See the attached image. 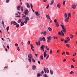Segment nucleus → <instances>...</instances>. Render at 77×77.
Here are the masks:
<instances>
[{
    "instance_id": "1",
    "label": "nucleus",
    "mask_w": 77,
    "mask_h": 77,
    "mask_svg": "<svg viewBox=\"0 0 77 77\" xmlns=\"http://www.w3.org/2000/svg\"><path fill=\"white\" fill-rule=\"evenodd\" d=\"M28 57H29L28 60L29 62H31L32 60V61H33V62H35V60H34V59H33V58H32L33 56H32V54L29 55H28Z\"/></svg>"
},
{
    "instance_id": "2",
    "label": "nucleus",
    "mask_w": 77,
    "mask_h": 77,
    "mask_svg": "<svg viewBox=\"0 0 77 77\" xmlns=\"http://www.w3.org/2000/svg\"><path fill=\"white\" fill-rule=\"evenodd\" d=\"M61 27L62 29H63V30H61V33H63V31L64 32V33H65L66 32V28H65V27H64V25H61Z\"/></svg>"
},
{
    "instance_id": "3",
    "label": "nucleus",
    "mask_w": 77,
    "mask_h": 77,
    "mask_svg": "<svg viewBox=\"0 0 77 77\" xmlns=\"http://www.w3.org/2000/svg\"><path fill=\"white\" fill-rule=\"evenodd\" d=\"M44 71L45 74H46V72L48 74L49 72V70L48 69V68H45V67H44Z\"/></svg>"
},
{
    "instance_id": "4",
    "label": "nucleus",
    "mask_w": 77,
    "mask_h": 77,
    "mask_svg": "<svg viewBox=\"0 0 77 77\" xmlns=\"http://www.w3.org/2000/svg\"><path fill=\"white\" fill-rule=\"evenodd\" d=\"M47 42L49 43L51 42V40L52 39V37L51 36H49L47 37Z\"/></svg>"
},
{
    "instance_id": "5",
    "label": "nucleus",
    "mask_w": 77,
    "mask_h": 77,
    "mask_svg": "<svg viewBox=\"0 0 77 77\" xmlns=\"http://www.w3.org/2000/svg\"><path fill=\"white\" fill-rule=\"evenodd\" d=\"M28 12H29L28 10H26L25 11L24 14L25 15H28Z\"/></svg>"
},
{
    "instance_id": "6",
    "label": "nucleus",
    "mask_w": 77,
    "mask_h": 77,
    "mask_svg": "<svg viewBox=\"0 0 77 77\" xmlns=\"http://www.w3.org/2000/svg\"><path fill=\"white\" fill-rule=\"evenodd\" d=\"M47 50H45V51L44 53V56L45 58V57H46V53H47Z\"/></svg>"
},
{
    "instance_id": "7",
    "label": "nucleus",
    "mask_w": 77,
    "mask_h": 77,
    "mask_svg": "<svg viewBox=\"0 0 77 77\" xmlns=\"http://www.w3.org/2000/svg\"><path fill=\"white\" fill-rule=\"evenodd\" d=\"M45 47V46H44V45H42L40 47V49L41 50H42Z\"/></svg>"
},
{
    "instance_id": "8",
    "label": "nucleus",
    "mask_w": 77,
    "mask_h": 77,
    "mask_svg": "<svg viewBox=\"0 0 77 77\" xmlns=\"http://www.w3.org/2000/svg\"><path fill=\"white\" fill-rule=\"evenodd\" d=\"M36 44L37 45H40V42L39 41H38L37 42H36Z\"/></svg>"
},
{
    "instance_id": "9",
    "label": "nucleus",
    "mask_w": 77,
    "mask_h": 77,
    "mask_svg": "<svg viewBox=\"0 0 77 77\" xmlns=\"http://www.w3.org/2000/svg\"><path fill=\"white\" fill-rule=\"evenodd\" d=\"M76 6H75V5H72L71 7L72 8H73V9H75Z\"/></svg>"
},
{
    "instance_id": "10",
    "label": "nucleus",
    "mask_w": 77,
    "mask_h": 77,
    "mask_svg": "<svg viewBox=\"0 0 77 77\" xmlns=\"http://www.w3.org/2000/svg\"><path fill=\"white\" fill-rule=\"evenodd\" d=\"M35 14L36 15V16H38H38H39V15H40L39 14V13L38 12H35Z\"/></svg>"
},
{
    "instance_id": "11",
    "label": "nucleus",
    "mask_w": 77,
    "mask_h": 77,
    "mask_svg": "<svg viewBox=\"0 0 77 77\" xmlns=\"http://www.w3.org/2000/svg\"><path fill=\"white\" fill-rule=\"evenodd\" d=\"M32 69L33 70H35L36 68V66L35 65H34L32 66Z\"/></svg>"
},
{
    "instance_id": "12",
    "label": "nucleus",
    "mask_w": 77,
    "mask_h": 77,
    "mask_svg": "<svg viewBox=\"0 0 77 77\" xmlns=\"http://www.w3.org/2000/svg\"><path fill=\"white\" fill-rule=\"evenodd\" d=\"M56 27H58V26H59V24L58 22H57L56 23Z\"/></svg>"
},
{
    "instance_id": "13",
    "label": "nucleus",
    "mask_w": 77,
    "mask_h": 77,
    "mask_svg": "<svg viewBox=\"0 0 77 77\" xmlns=\"http://www.w3.org/2000/svg\"><path fill=\"white\" fill-rule=\"evenodd\" d=\"M24 24V22H21V23H20V26H23Z\"/></svg>"
},
{
    "instance_id": "14",
    "label": "nucleus",
    "mask_w": 77,
    "mask_h": 77,
    "mask_svg": "<svg viewBox=\"0 0 77 77\" xmlns=\"http://www.w3.org/2000/svg\"><path fill=\"white\" fill-rule=\"evenodd\" d=\"M46 17L47 18V19H50V16H49V15H47L46 16Z\"/></svg>"
},
{
    "instance_id": "15",
    "label": "nucleus",
    "mask_w": 77,
    "mask_h": 77,
    "mask_svg": "<svg viewBox=\"0 0 77 77\" xmlns=\"http://www.w3.org/2000/svg\"><path fill=\"white\" fill-rule=\"evenodd\" d=\"M20 9H21V8H20V6H17V10H18V11H19L20 10Z\"/></svg>"
},
{
    "instance_id": "16",
    "label": "nucleus",
    "mask_w": 77,
    "mask_h": 77,
    "mask_svg": "<svg viewBox=\"0 0 77 77\" xmlns=\"http://www.w3.org/2000/svg\"><path fill=\"white\" fill-rule=\"evenodd\" d=\"M68 16L69 17H71V14L70 13H69L68 14Z\"/></svg>"
},
{
    "instance_id": "17",
    "label": "nucleus",
    "mask_w": 77,
    "mask_h": 77,
    "mask_svg": "<svg viewBox=\"0 0 77 77\" xmlns=\"http://www.w3.org/2000/svg\"><path fill=\"white\" fill-rule=\"evenodd\" d=\"M50 72L51 74V75H53V70H50Z\"/></svg>"
},
{
    "instance_id": "18",
    "label": "nucleus",
    "mask_w": 77,
    "mask_h": 77,
    "mask_svg": "<svg viewBox=\"0 0 77 77\" xmlns=\"http://www.w3.org/2000/svg\"><path fill=\"white\" fill-rule=\"evenodd\" d=\"M26 5H27V7L28 8H30V5H29V4L28 3H26Z\"/></svg>"
},
{
    "instance_id": "19",
    "label": "nucleus",
    "mask_w": 77,
    "mask_h": 77,
    "mask_svg": "<svg viewBox=\"0 0 77 77\" xmlns=\"http://www.w3.org/2000/svg\"><path fill=\"white\" fill-rule=\"evenodd\" d=\"M25 19L26 21H28V20H29V18L28 17H26L25 18Z\"/></svg>"
},
{
    "instance_id": "20",
    "label": "nucleus",
    "mask_w": 77,
    "mask_h": 77,
    "mask_svg": "<svg viewBox=\"0 0 77 77\" xmlns=\"http://www.w3.org/2000/svg\"><path fill=\"white\" fill-rule=\"evenodd\" d=\"M68 20H69V19H66V18L65 20V22L66 23L68 21Z\"/></svg>"
},
{
    "instance_id": "21",
    "label": "nucleus",
    "mask_w": 77,
    "mask_h": 77,
    "mask_svg": "<svg viewBox=\"0 0 77 77\" xmlns=\"http://www.w3.org/2000/svg\"><path fill=\"white\" fill-rule=\"evenodd\" d=\"M54 3V1L53 0L51 1V2L50 4V5H53V4Z\"/></svg>"
},
{
    "instance_id": "22",
    "label": "nucleus",
    "mask_w": 77,
    "mask_h": 77,
    "mask_svg": "<svg viewBox=\"0 0 77 77\" xmlns=\"http://www.w3.org/2000/svg\"><path fill=\"white\" fill-rule=\"evenodd\" d=\"M21 19H19L17 21V23H21Z\"/></svg>"
},
{
    "instance_id": "23",
    "label": "nucleus",
    "mask_w": 77,
    "mask_h": 77,
    "mask_svg": "<svg viewBox=\"0 0 77 77\" xmlns=\"http://www.w3.org/2000/svg\"><path fill=\"white\" fill-rule=\"evenodd\" d=\"M67 14L66 13H65L64 15V17H65V18H67Z\"/></svg>"
},
{
    "instance_id": "24",
    "label": "nucleus",
    "mask_w": 77,
    "mask_h": 77,
    "mask_svg": "<svg viewBox=\"0 0 77 77\" xmlns=\"http://www.w3.org/2000/svg\"><path fill=\"white\" fill-rule=\"evenodd\" d=\"M30 45L31 47V49L33 48H34V47H33V45H32V44H30Z\"/></svg>"
},
{
    "instance_id": "25",
    "label": "nucleus",
    "mask_w": 77,
    "mask_h": 77,
    "mask_svg": "<svg viewBox=\"0 0 77 77\" xmlns=\"http://www.w3.org/2000/svg\"><path fill=\"white\" fill-rule=\"evenodd\" d=\"M48 30H49V31H51L52 29H51V28H50V27H48Z\"/></svg>"
},
{
    "instance_id": "26",
    "label": "nucleus",
    "mask_w": 77,
    "mask_h": 77,
    "mask_svg": "<svg viewBox=\"0 0 77 77\" xmlns=\"http://www.w3.org/2000/svg\"><path fill=\"white\" fill-rule=\"evenodd\" d=\"M40 58L42 60H43V59H44V57H43V56H40Z\"/></svg>"
},
{
    "instance_id": "27",
    "label": "nucleus",
    "mask_w": 77,
    "mask_h": 77,
    "mask_svg": "<svg viewBox=\"0 0 77 77\" xmlns=\"http://www.w3.org/2000/svg\"><path fill=\"white\" fill-rule=\"evenodd\" d=\"M43 35H44V36H45V35H46V31H45L43 32Z\"/></svg>"
},
{
    "instance_id": "28",
    "label": "nucleus",
    "mask_w": 77,
    "mask_h": 77,
    "mask_svg": "<svg viewBox=\"0 0 77 77\" xmlns=\"http://www.w3.org/2000/svg\"><path fill=\"white\" fill-rule=\"evenodd\" d=\"M57 7L58 8H60V6L59 4H57Z\"/></svg>"
},
{
    "instance_id": "29",
    "label": "nucleus",
    "mask_w": 77,
    "mask_h": 77,
    "mask_svg": "<svg viewBox=\"0 0 77 77\" xmlns=\"http://www.w3.org/2000/svg\"><path fill=\"white\" fill-rule=\"evenodd\" d=\"M17 23H16V22L14 21L13 22V24L14 25H17Z\"/></svg>"
},
{
    "instance_id": "30",
    "label": "nucleus",
    "mask_w": 77,
    "mask_h": 77,
    "mask_svg": "<svg viewBox=\"0 0 77 77\" xmlns=\"http://www.w3.org/2000/svg\"><path fill=\"white\" fill-rule=\"evenodd\" d=\"M65 43H68V41L67 40H65L64 41Z\"/></svg>"
},
{
    "instance_id": "31",
    "label": "nucleus",
    "mask_w": 77,
    "mask_h": 77,
    "mask_svg": "<svg viewBox=\"0 0 77 77\" xmlns=\"http://www.w3.org/2000/svg\"><path fill=\"white\" fill-rule=\"evenodd\" d=\"M20 26V25H19V24H16V27H17V28H18V27H19V26Z\"/></svg>"
},
{
    "instance_id": "32",
    "label": "nucleus",
    "mask_w": 77,
    "mask_h": 77,
    "mask_svg": "<svg viewBox=\"0 0 77 77\" xmlns=\"http://www.w3.org/2000/svg\"><path fill=\"white\" fill-rule=\"evenodd\" d=\"M42 40H43V41H45V37H43L42 38Z\"/></svg>"
},
{
    "instance_id": "33",
    "label": "nucleus",
    "mask_w": 77,
    "mask_h": 77,
    "mask_svg": "<svg viewBox=\"0 0 77 77\" xmlns=\"http://www.w3.org/2000/svg\"><path fill=\"white\" fill-rule=\"evenodd\" d=\"M74 38V35H71L70 36V38H71L72 39V38Z\"/></svg>"
},
{
    "instance_id": "34",
    "label": "nucleus",
    "mask_w": 77,
    "mask_h": 77,
    "mask_svg": "<svg viewBox=\"0 0 77 77\" xmlns=\"http://www.w3.org/2000/svg\"><path fill=\"white\" fill-rule=\"evenodd\" d=\"M14 45L15 47H18V44L17 43H15L14 44Z\"/></svg>"
},
{
    "instance_id": "35",
    "label": "nucleus",
    "mask_w": 77,
    "mask_h": 77,
    "mask_svg": "<svg viewBox=\"0 0 77 77\" xmlns=\"http://www.w3.org/2000/svg\"><path fill=\"white\" fill-rule=\"evenodd\" d=\"M9 26H8L7 27L6 29L7 30V32H8V30H9Z\"/></svg>"
},
{
    "instance_id": "36",
    "label": "nucleus",
    "mask_w": 77,
    "mask_h": 77,
    "mask_svg": "<svg viewBox=\"0 0 77 77\" xmlns=\"http://www.w3.org/2000/svg\"><path fill=\"white\" fill-rule=\"evenodd\" d=\"M51 53H52V50H50V51L49 54H51Z\"/></svg>"
},
{
    "instance_id": "37",
    "label": "nucleus",
    "mask_w": 77,
    "mask_h": 77,
    "mask_svg": "<svg viewBox=\"0 0 77 77\" xmlns=\"http://www.w3.org/2000/svg\"><path fill=\"white\" fill-rule=\"evenodd\" d=\"M69 74H74V72H72V71H71V72H69Z\"/></svg>"
},
{
    "instance_id": "38",
    "label": "nucleus",
    "mask_w": 77,
    "mask_h": 77,
    "mask_svg": "<svg viewBox=\"0 0 77 77\" xmlns=\"http://www.w3.org/2000/svg\"><path fill=\"white\" fill-rule=\"evenodd\" d=\"M24 23L25 24H27V20H25L24 21Z\"/></svg>"
},
{
    "instance_id": "39",
    "label": "nucleus",
    "mask_w": 77,
    "mask_h": 77,
    "mask_svg": "<svg viewBox=\"0 0 77 77\" xmlns=\"http://www.w3.org/2000/svg\"><path fill=\"white\" fill-rule=\"evenodd\" d=\"M39 41H42V38L40 37L39 38Z\"/></svg>"
},
{
    "instance_id": "40",
    "label": "nucleus",
    "mask_w": 77,
    "mask_h": 77,
    "mask_svg": "<svg viewBox=\"0 0 77 77\" xmlns=\"http://www.w3.org/2000/svg\"><path fill=\"white\" fill-rule=\"evenodd\" d=\"M30 7L31 8V9H32L33 8V5L32 4H30Z\"/></svg>"
},
{
    "instance_id": "41",
    "label": "nucleus",
    "mask_w": 77,
    "mask_h": 77,
    "mask_svg": "<svg viewBox=\"0 0 77 77\" xmlns=\"http://www.w3.org/2000/svg\"><path fill=\"white\" fill-rule=\"evenodd\" d=\"M71 68H74V66L73 65H72L71 66Z\"/></svg>"
},
{
    "instance_id": "42",
    "label": "nucleus",
    "mask_w": 77,
    "mask_h": 77,
    "mask_svg": "<svg viewBox=\"0 0 77 77\" xmlns=\"http://www.w3.org/2000/svg\"><path fill=\"white\" fill-rule=\"evenodd\" d=\"M21 10L22 12H23V7H21Z\"/></svg>"
},
{
    "instance_id": "43",
    "label": "nucleus",
    "mask_w": 77,
    "mask_h": 77,
    "mask_svg": "<svg viewBox=\"0 0 77 77\" xmlns=\"http://www.w3.org/2000/svg\"><path fill=\"white\" fill-rule=\"evenodd\" d=\"M17 50L18 51H20V48H19V47H17Z\"/></svg>"
},
{
    "instance_id": "44",
    "label": "nucleus",
    "mask_w": 77,
    "mask_h": 77,
    "mask_svg": "<svg viewBox=\"0 0 77 77\" xmlns=\"http://www.w3.org/2000/svg\"><path fill=\"white\" fill-rule=\"evenodd\" d=\"M37 77H40V74L39 73L37 74Z\"/></svg>"
},
{
    "instance_id": "45",
    "label": "nucleus",
    "mask_w": 77,
    "mask_h": 77,
    "mask_svg": "<svg viewBox=\"0 0 77 77\" xmlns=\"http://www.w3.org/2000/svg\"><path fill=\"white\" fill-rule=\"evenodd\" d=\"M58 34L60 35H62V33H61V32H58Z\"/></svg>"
},
{
    "instance_id": "46",
    "label": "nucleus",
    "mask_w": 77,
    "mask_h": 77,
    "mask_svg": "<svg viewBox=\"0 0 77 77\" xmlns=\"http://www.w3.org/2000/svg\"><path fill=\"white\" fill-rule=\"evenodd\" d=\"M57 21V19H55L54 20V23H56V21Z\"/></svg>"
},
{
    "instance_id": "47",
    "label": "nucleus",
    "mask_w": 77,
    "mask_h": 77,
    "mask_svg": "<svg viewBox=\"0 0 77 77\" xmlns=\"http://www.w3.org/2000/svg\"><path fill=\"white\" fill-rule=\"evenodd\" d=\"M66 54L67 55H69V52H66Z\"/></svg>"
},
{
    "instance_id": "48",
    "label": "nucleus",
    "mask_w": 77,
    "mask_h": 77,
    "mask_svg": "<svg viewBox=\"0 0 77 77\" xmlns=\"http://www.w3.org/2000/svg\"><path fill=\"white\" fill-rule=\"evenodd\" d=\"M66 1H65L64 2H63V5H65V2H66Z\"/></svg>"
},
{
    "instance_id": "49",
    "label": "nucleus",
    "mask_w": 77,
    "mask_h": 77,
    "mask_svg": "<svg viewBox=\"0 0 77 77\" xmlns=\"http://www.w3.org/2000/svg\"><path fill=\"white\" fill-rule=\"evenodd\" d=\"M10 0H7L6 1V3H9V2Z\"/></svg>"
},
{
    "instance_id": "50",
    "label": "nucleus",
    "mask_w": 77,
    "mask_h": 77,
    "mask_svg": "<svg viewBox=\"0 0 77 77\" xmlns=\"http://www.w3.org/2000/svg\"><path fill=\"white\" fill-rule=\"evenodd\" d=\"M2 23L3 25H4L5 24V23H4V21H3V20L2 21Z\"/></svg>"
},
{
    "instance_id": "51",
    "label": "nucleus",
    "mask_w": 77,
    "mask_h": 77,
    "mask_svg": "<svg viewBox=\"0 0 77 77\" xmlns=\"http://www.w3.org/2000/svg\"><path fill=\"white\" fill-rule=\"evenodd\" d=\"M48 7H49V5H48L46 7V8L48 9Z\"/></svg>"
},
{
    "instance_id": "52",
    "label": "nucleus",
    "mask_w": 77,
    "mask_h": 77,
    "mask_svg": "<svg viewBox=\"0 0 77 77\" xmlns=\"http://www.w3.org/2000/svg\"><path fill=\"white\" fill-rule=\"evenodd\" d=\"M16 17H17L18 18H20V16H16Z\"/></svg>"
},
{
    "instance_id": "53",
    "label": "nucleus",
    "mask_w": 77,
    "mask_h": 77,
    "mask_svg": "<svg viewBox=\"0 0 77 77\" xmlns=\"http://www.w3.org/2000/svg\"><path fill=\"white\" fill-rule=\"evenodd\" d=\"M48 57H49V55H48L47 56V57L46 58V59H48Z\"/></svg>"
},
{
    "instance_id": "54",
    "label": "nucleus",
    "mask_w": 77,
    "mask_h": 77,
    "mask_svg": "<svg viewBox=\"0 0 77 77\" xmlns=\"http://www.w3.org/2000/svg\"><path fill=\"white\" fill-rule=\"evenodd\" d=\"M31 50H32V51H33V52H35V50H34V49H33V48H32Z\"/></svg>"
},
{
    "instance_id": "55",
    "label": "nucleus",
    "mask_w": 77,
    "mask_h": 77,
    "mask_svg": "<svg viewBox=\"0 0 77 77\" xmlns=\"http://www.w3.org/2000/svg\"><path fill=\"white\" fill-rule=\"evenodd\" d=\"M74 58H73L72 59V61H73V62H75V60H74Z\"/></svg>"
},
{
    "instance_id": "56",
    "label": "nucleus",
    "mask_w": 77,
    "mask_h": 77,
    "mask_svg": "<svg viewBox=\"0 0 77 77\" xmlns=\"http://www.w3.org/2000/svg\"><path fill=\"white\" fill-rule=\"evenodd\" d=\"M66 60L65 59H64L63 60V62H65Z\"/></svg>"
},
{
    "instance_id": "57",
    "label": "nucleus",
    "mask_w": 77,
    "mask_h": 77,
    "mask_svg": "<svg viewBox=\"0 0 77 77\" xmlns=\"http://www.w3.org/2000/svg\"><path fill=\"white\" fill-rule=\"evenodd\" d=\"M54 39H57V38H58L57 37H54Z\"/></svg>"
},
{
    "instance_id": "58",
    "label": "nucleus",
    "mask_w": 77,
    "mask_h": 77,
    "mask_svg": "<svg viewBox=\"0 0 77 77\" xmlns=\"http://www.w3.org/2000/svg\"><path fill=\"white\" fill-rule=\"evenodd\" d=\"M65 54V52H63V53L62 54V55H63V54Z\"/></svg>"
},
{
    "instance_id": "59",
    "label": "nucleus",
    "mask_w": 77,
    "mask_h": 77,
    "mask_svg": "<svg viewBox=\"0 0 77 77\" xmlns=\"http://www.w3.org/2000/svg\"><path fill=\"white\" fill-rule=\"evenodd\" d=\"M38 63H39V64H40L41 63H40V61H39V60L38 61Z\"/></svg>"
},
{
    "instance_id": "60",
    "label": "nucleus",
    "mask_w": 77,
    "mask_h": 77,
    "mask_svg": "<svg viewBox=\"0 0 77 77\" xmlns=\"http://www.w3.org/2000/svg\"><path fill=\"white\" fill-rule=\"evenodd\" d=\"M62 36H65V35H64V34L63 33V32H62Z\"/></svg>"
},
{
    "instance_id": "61",
    "label": "nucleus",
    "mask_w": 77,
    "mask_h": 77,
    "mask_svg": "<svg viewBox=\"0 0 77 77\" xmlns=\"http://www.w3.org/2000/svg\"><path fill=\"white\" fill-rule=\"evenodd\" d=\"M57 52L58 53H60V51H59V50H57Z\"/></svg>"
},
{
    "instance_id": "62",
    "label": "nucleus",
    "mask_w": 77,
    "mask_h": 77,
    "mask_svg": "<svg viewBox=\"0 0 77 77\" xmlns=\"http://www.w3.org/2000/svg\"><path fill=\"white\" fill-rule=\"evenodd\" d=\"M35 56H36V57H37V56H38V54H36L35 53Z\"/></svg>"
},
{
    "instance_id": "63",
    "label": "nucleus",
    "mask_w": 77,
    "mask_h": 77,
    "mask_svg": "<svg viewBox=\"0 0 77 77\" xmlns=\"http://www.w3.org/2000/svg\"><path fill=\"white\" fill-rule=\"evenodd\" d=\"M69 44H66V46H69Z\"/></svg>"
},
{
    "instance_id": "64",
    "label": "nucleus",
    "mask_w": 77,
    "mask_h": 77,
    "mask_svg": "<svg viewBox=\"0 0 77 77\" xmlns=\"http://www.w3.org/2000/svg\"><path fill=\"white\" fill-rule=\"evenodd\" d=\"M26 17V15H23L22 16L23 17Z\"/></svg>"
}]
</instances>
